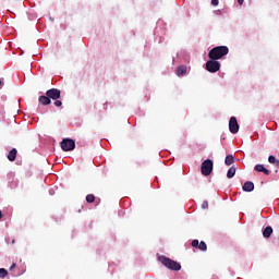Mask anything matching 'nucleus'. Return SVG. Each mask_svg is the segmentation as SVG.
<instances>
[{
	"label": "nucleus",
	"mask_w": 279,
	"mask_h": 279,
	"mask_svg": "<svg viewBox=\"0 0 279 279\" xmlns=\"http://www.w3.org/2000/svg\"><path fill=\"white\" fill-rule=\"evenodd\" d=\"M254 169H255V171H258L259 173H262V171L265 169V166L256 165Z\"/></svg>",
	"instance_id": "obj_19"
},
{
	"label": "nucleus",
	"mask_w": 279,
	"mask_h": 279,
	"mask_svg": "<svg viewBox=\"0 0 279 279\" xmlns=\"http://www.w3.org/2000/svg\"><path fill=\"white\" fill-rule=\"evenodd\" d=\"M276 157L274 156V155H270L269 157H268V162H270V165H276Z\"/></svg>",
	"instance_id": "obj_18"
},
{
	"label": "nucleus",
	"mask_w": 279,
	"mask_h": 279,
	"mask_svg": "<svg viewBox=\"0 0 279 279\" xmlns=\"http://www.w3.org/2000/svg\"><path fill=\"white\" fill-rule=\"evenodd\" d=\"M213 160L210 159H206L205 161H203L202 166H201V171L203 175H210L213 173Z\"/></svg>",
	"instance_id": "obj_3"
},
{
	"label": "nucleus",
	"mask_w": 279,
	"mask_h": 279,
	"mask_svg": "<svg viewBox=\"0 0 279 279\" xmlns=\"http://www.w3.org/2000/svg\"><path fill=\"white\" fill-rule=\"evenodd\" d=\"M54 106L57 107V108H60V106H62V100H54Z\"/></svg>",
	"instance_id": "obj_21"
},
{
	"label": "nucleus",
	"mask_w": 279,
	"mask_h": 279,
	"mask_svg": "<svg viewBox=\"0 0 279 279\" xmlns=\"http://www.w3.org/2000/svg\"><path fill=\"white\" fill-rule=\"evenodd\" d=\"M271 234H274V229L271 227H266L263 231V236L265 239H269V236H271Z\"/></svg>",
	"instance_id": "obj_12"
},
{
	"label": "nucleus",
	"mask_w": 279,
	"mask_h": 279,
	"mask_svg": "<svg viewBox=\"0 0 279 279\" xmlns=\"http://www.w3.org/2000/svg\"><path fill=\"white\" fill-rule=\"evenodd\" d=\"M186 71H187L186 65H179L177 68L175 73H177L178 77H184V75H186Z\"/></svg>",
	"instance_id": "obj_9"
},
{
	"label": "nucleus",
	"mask_w": 279,
	"mask_h": 279,
	"mask_svg": "<svg viewBox=\"0 0 279 279\" xmlns=\"http://www.w3.org/2000/svg\"><path fill=\"white\" fill-rule=\"evenodd\" d=\"M233 163H234V156L227 155L225 159V165H227V167H230V165H233Z\"/></svg>",
	"instance_id": "obj_14"
},
{
	"label": "nucleus",
	"mask_w": 279,
	"mask_h": 279,
	"mask_svg": "<svg viewBox=\"0 0 279 279\" xmlns=\"http://www.w3.org/2000/svg\"><path fill=\"white\" fill-rule=\"evenodd\" d=\"M14 267H16V264H12L11 267H10V271H12V269H14Z\"/></svg>",
	"instance_id": "obj_25"
},
{
	"label": "nucleus",
	"mask_w": 279,
	"mask_h": 279,
	"mask_svg": "<svg viewBox=\"0 0 279 279\" xmlns=\"http://www.w3.org/2000/svg\"><path fill=\"white\" fill-rule=\"evenodd\" d=\"M242 189L245 193H252V191H254V182L246 181Z\"/></svg>",
	"instance_id": "obj_8"
},
{
	"label": "nucleus",
	"mask_w": 279,
	"mask_h": 279,
	"mask_svg": "<svg viewBox=\"0 0 279 279\" xmlns=\"http://www.w3.org/2000/svg\"><path fill=\"white\" fill-rule=\"evenodd\" d=\"M198 250H201V252H206L208 250L206 242L202 241L201 243H198Z\"/></svg>",
	"instance_id": "obj_15"
},
{
	"label": "nucleus",
	"mask_w": 279,
	"mask_h": 279,
	"mask_svg": "<svg viewBox=\"0 0 279 279\" xmlns=\"http://www.w3.org/2000/svg\"><path fill=\"white\" fill-rule=\"evenodd\" d=\"M239 5H243V0H238Z\"/></svg>",
	"instance_id": "obj_26"
},
{
	"label": "nucleus",
	"mask_w": 279,
	"mask_h": 279,
	"mask_svg": "<svg viewBox=\"0 0 279 279\" xmlns=\"http://www.w3.org/2000/svg\"><path fill=\"white\" fill-rule=\"evenodd\" d=\"M93 202H95V195L88 194V195L86 196V203H87V204H93Z\"/></svg>",
	"instance_id": "obj_16"
},
{
	"label": "nucleus",
	"mask_w": 279,
	"mask_h": 279,
	"mask_svg": "<svg viewBox=\"0 0 279 279\" xmlns=\"http://www.w3.org/2000/svg\"><path fill=\"white\" fill-rule=\"evenodd\" d=\"M16 148H12L10 151H9V155H8V160H10V162H14L16 160Z\"/></svg>",
	"instance_id": "obj_11"
},
{
	"label": "nucleus",
	"mask_w": 279,
	"mask_h": 279,
	"mask_svg": "<svg viewBox=\"0 0 279 279\" xmlns=\"http://www.w3.org/2000/svg\"><path fill=\"white\" fill-rule=\"evenodd\" d=\"M158 260L163 265V267H167V269H170L171 271H180V269H182V265H180V263L163 255L159 256Z\"/></svg>",
	"instance_id": "obj_2"
},
{
	"label": "nucleus",
	"mask_w": 279,
	"mask_h": 279,
	"mask_svg": "<svg viewBox=\"0 0 279 279\" xmlns=\"http://www.w3.org/2000/svg\"><path fill=\"white\" fill-rule=\"evenodd\" d=\"M47 97L53 100L60 99L61 92L58 88H51L46 92Z\"/></svg>",
	"instance_id": "obj_7"
},
{
	"label": "nucleus",
	"mask_w": 279,
	"mask_h": 279,
	"mask_svg": "<svg viewBox=\"0 0 279 279\" xmlns=\"http://www.w3.org/2000/svg\"><path fill=\"white\" fill-rule=\"evenodd\" d=\"M61 149L63 151H73V149H75V141L71 138H63L61 142Z\"/></svg>",
	"instance_id": "obj_5"
},
{
	"label": "nucleus",
	"mask_w": 279,
	"mask_h": 279,
	"mask_svg": "<svg viewBox=\"0 0 279 279\" xmlns=\"http://www.w3.org/2000/svg\"><path fill=\"white\" fill-rule=\"evenodd\" d=\"M192 247H199V240H193Z\"/></svg>",
	"instance_id": "obj_20"
},
{
	"label": "nucleus",
	"mask_w": 279,
	"mask_h": 279,
	"mask_svg": "<svg viewBox=\"0 0 279 279\" xmlns=\"http://www.w3.org/2000/svg\"><path fill=\"white\" fill-rule=\"evenodd\" d=\"M262 173H265V175H269V170L267 168H264V170H262Z\"/></svg>",
	"instance_id": "obj_24"
},
{
	"label": "nucleus",
	"mask_w": 279,
	"mask_h": 279,
	"mask_svg": "<svg viewBox=\"0 0 279 279\" xmlns=\"http://www.w3.org/2000/svg\"><path fill=\"white\" fill-rule=\"evenodd\" d=\"M0 84H1V81H0Z\"/></svg>",
	"instance_id": "obj_31"
},
{
	"label": "nucleus",
	"mask_w": 279,
	"mask_h": 279,
	"mask_svg": "<svg viewBox=\"0 0 279 279\" xmlns=\"http://www.w3.org/2000/svg\"><path fill=\"white\" fill-rule=\"evenodd\" d=\"M49 194H50V195H54L53 190H49Z\"/></svg>",
	"instance_id": "obj_28"
},
{
	"label": "nucleus",
	"mask_w": 279,
	"mask_h": 279,
	"mask_svg": "<svg viewBox=\"0 0 279 279\" xmlns=\"http://www.w3.org/2000/svg\"><path fill=\"white\" fill-rule=\"evenodd\" d=\"M229 130L231 134H238L239 133V122L236 121V118L231 117L229 120Z\"/></svg>",
	"instance_id": "obj_6"
},
{
	"label": "nucleus",
	"mask_w": 279,
	"mask_h": 279,
	"mask_svg": "<svg viewBox=\"0 0 279 279\" xmlns=\"http://www.w3.org/2000/svg\"><path fill=\"white\" fill-rule=\"evenodd\" d=\"M276 167H278L279 169V160L277 159L276 162H275Z\"/></svg>",
	"instance_id": "obj_27"
},
{
	"label": "nucleus",
	"mask_w": 279,
	"mask_h": 279,
	"mask_svg": "<svg viewBox=\"0 0 279 279\" xmlns=\"http://www.w3.org/2000/svg\"><path fill=\"white\" fill-rule=\"evenodd\" d=\"M216 13H217V14H221V11H220V10H218V11H216Z\"/></svg>",
	"instance_id": "obj_29"
},
{
	"label": "nucleus",
	"mask_w": 279,
	"mask_h": 279,
	"mask_svg": "<svg viewBox=\"0 0 279 279\" xmlns=\"http://www.w3.org/2000/svg\"><path fill=\"white\" fill-rule=\"evenodd\" d=\"M219 69H221V63L217 60H209L206 62V70L209 73H217V71H219Z\"/></svg>",
	"instance_id": "obj_4"
},
{
	"label": "nucleus",
	"mask_w": 279,
	"mask_h": 279,
	"mask_svg": "<svg viewBox=\"0 0 279 279\" xmlns=\"http://www.w3.org/2000/svg\"><path fill=\"white\" fill-rule=\"evenodd\" d=\"M8 276V270L5 268H0V278H5Z\"/></svg>",
	"instance_id": "obj_17"
},
{
	"label": "nucleus",
	"mask_w": 279,
	"mask_h": 279,
	"mask_svg": "<svg viewBox=\"0 0 279 279\" xmlns=\"http://www.w3.org/2000/svg\"><path fill=\"white\" fill-rule=\"evenodd\" d=\"M39 104H41V106H49V104H51V98H49V96H39L38 99Z\"/></svg>",
	"instance_id": "obj_10"
},
{
	"label": "nucleus",
	"mask_w": 279,
	"mask_h": 279,
	"mask_svg": "<svg viewBox=\"0 0 279 279\" xmlns=\"http://www.w3.org/2000/svg\"><path fill=\"white\" fill-rule=\"evenodd\" d=\"M228 53H230L228 46H217L209 51L208 58L210 60H221V58L228 56Z\"/></svg>",
	"instance_id": "obj_1"
},
{
	"label": "nucleus",
	"mask_w": 279,
	"mask_h": 279,
	"mask_svg": "<svg viewBox=\"0 0 279 279\" xmlns=\"http://www.w3.org/2000/svg\"><path fill=\"white\" fill-rule=\"evenodd\" d=\"M211 5H215V7L219 5V0H211Z\"/></svg>",
	"instance_id": "obj_23"
},
{
	"label": "nucleus",
	"mask_w": 279,
	"mask_h": 279,
	"mask_svg": "<svg viewBox=\"0 0 279 279\" xmlns=\"http://www.w3.org/2000/svg\"><path fill=\"white\" fill-rule=\"evenodd\" d=\"M234 175H236V168L233 166V167L229 168V170L227 172V178L229 180H232V178H234Z\"/></svg>",
	"instance_id": "obj_13"
},
{
	"label": "nucleus",
	"mask_w": 279,
	"mask_h": 279,
	"mask_svg": "<svg viewBox=\"0 0 279 279\" xmlns=\"http://www.w3.org/2000/svg\"><path fill=\"white\" fill-rule=\"evenodd\" d=\"M1 217H3V215L1 214V210H0V219H1Z\"/></svg>",
	"instance_id": "obj_30"
},
{
	"label": "nucleus",
	"mask_w": 279,
	"mask_h": 279,
	"mask_svg": "<svg viewBox=\"0 0 279 279\" xmlns=\"http://www.w3.org/2000/svg\"><path fill=\"white\" fill-rule=\"evenodd\" d=\"M202 208H203L204 210L208 209V203H207V201L203 202Z\"/></svg>",
	"instance_id": "obj_22"
}]
</instances>
